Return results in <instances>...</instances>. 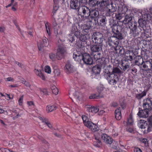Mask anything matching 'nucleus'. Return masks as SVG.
Returning <instances> with one entry per match:
<instances>
[{"label":"nucleus","mask_w":152,"mask_h":152,"mask_svg":"<svg viewBox=\"0 0 152 152\" xmlns=\"http://www.w3.org/2000/svg\"><path fill=\"white\" fill-rule=\"evenodd\" d=\"M152 15H148L147 17L142 16V14L139 13L140 19L138 20L139 26L137 27L131 29L129 34L132 37L135 38L139 36L140 33H143L146 30V21H149L151 18Z\"/></svg>","instance_id":"obj_1"},{"label":"nucleus","mask_w":152,"mask_h":152,"mask_svg":"<svg viewBox=\"0 0 152 152\" xmlns=\"http://www.w3.org/2000/svg\"><path fill=\"white\" fill-rule=\"evenodd\" d=\"M124 10L126 11L125 14L126 15L125 16L124 20L123 21L126 23H128L129 22L132 21L134 14L136 15L138 17V20L140 19V17L138 16L139 13L142 14V16H144L145 17L148 16V15H150L149 12L148 11L147 9H144L143 10H137L135 9H133L132 10H128L127 8H124Z\"/></svg>","instance_id":"obj_2"},{"label":"nucleus","mask_w":152,"mask_h":152,"mask_svg":"<svg viewBox=\"0 0 152 152\" xmlns=\"http://www.w3.org/2000/svg\"><path fill=\"white\" fill-rule=\"evenodd\" d=\"M99 3L100 4V8L107 9V12H106V15H107L110 16L112 13L116 11V5L112 1L102 0L101 2H100Z\"/></svg>","instance_id":"obj_3"},{"label":"nucleus","mask_w":152,"mask_h":152,"mask_svg":"<svg viewBox=\"0 0 152 152\" xmlns=\"http://www.w3.org/2000/svg\"><path fill=\"white\" fill-rule=\"evenodd\" d=\"M98 10H91L89 16H86L87 19L86 22H90L91 26H95L97 24V18L99 16Z\"/></svg>","instance_id":"obj_4"},{"label":"nucleus","mask_w":152,"mask_h":152,"mask_svg":"<svg viewBox=\"0 0 152 152\" xmlns=\"http://www.w3.org/2000/svg\"><path fill=\"white\" fill-rule=\"evenodd\" d=\"M65 52V48L63 45L59 46L56 55L54 53H51L49 55L50 58L53 61H55L56 58L58 60H61L63 57Z\"/></svg>","instance_id":"obj_5"},{"label":"nucleus","mask_w":152,"mask_h":152,"mask_svg":"<svg viewBox=\"0 0 152 152\" xmlns=\"http://www.w3.org/2000/svg\"><path fill=\"white\" fill-rule=\"evenodd\" d=\"M102 46L100 45H93L91 46L90 49L92 53L94 54V57L97 61L101 58V52H102Z\"/></svg>","instance_id":"obj_6"},{"label":"nucleus","mask_w":152,"mask_h":152,"mask_svg":"<svg viewBox=\"0 0 152 152\" xmlns=\"http://www.w3.org/2000/svg\"><path fill=\"white\" fill-rule=\"evenodd\" d=\"M105 72L104 75L108 83L112 85H114L116 84L119 80L118 77L117 75L111 74L110 72L108 71L105 69L104 71Z\"/></svg>","instance_id":"obj_7"},{"label":"nucleus","mask_w":152,"mask_h":152,"mask_svg":"<svg viewBox=\"0 0 152 152\" xmlns=\"http://www.w3.org/2000/svg\"><path fill=\"white\" fill-rule=\"evenodd\" d=\"M91 10L89 8L86 6H81L78 10L79 15L81 16L82 20L86 22L87 19H85V17L89 16Z\"/></svg>","instance_id":"obj_8"},{"label":"nucleus","mask_w":152,"mask_h":152,"mask_svg":"<svg viewBox=\"0 0 152 152\" xmlns=\"http://www.w3.org/2000/svg\"><path fill=\"white\" fill-rule=\"evenodd\" d=\"M138 125L140 128L144 129L143 130L144 133H146L151 131V126L148 122V118L147 121L142 120H140L138 124Z\"/></svg>","instance_id":"obj_9"},{"label":"nucleus","mask_w":152,"mask_h":152,"mask_svg":"<svg viewBox=\"0 0 152 152\" xmlns=\"http://www.w3.org/2000/svg\"><path fill=\"white\" fill-rule=\"evenodd\" d=\"M107 42L109 46L112 50H114L116 48H118L120 45L119 41L112 36L108 37Z\"/></svg>","instance_id":"obj_10"},{"label":"nucleus","mask_w":152,"mask_h":152,"mask_svg":"<svg viewBox=\"0 0 152 152\" xmlns=\"http://www.w3.org/2000/svg\"><path fill=\"white\" fill-rule=\"evenodd\" d=\"M110 16L106 15V13L105 15H100L97 18V23H98L102 26L105 25L107 23L108 17H110Z\"/></svg>","instance_id":"obj_11"},{"label":"nucleus","mask_w":152,"mask_h":152,"mask_svg":"<svg viewBox=\"0 0 152 152\" xmlns=\"http://www.w3.org/2000/svg\"><path fill=\"white\" fill-rule=\"evenodd\" d=\"M142 107L144 109L150 111L152 110V101L150 99L146 98L143 101Z\"/></svg>","instance_id":"obj_12"},{"label":"nucleus","mask_w":152,"mask_h":152,"mask_svg":"<svg viewBox=\"0 0 152 152\" xmlns=\"http://www.w3.org/2000/svg\"><path fill=\"white\" fill-rule=\"evenodd\" d=\"M101 139L102 141L107 144L111 145L113 142V138L105 133L102 134Z\"/></svg>","instance_id":"obj_13"},{"label":"nucleus","mask_w":152,"mask_h":152,"mask_svg":"<svg viewBox=\"0 0 152 152\" xmlns=\"http://www.w3.org/2000/svg\"><path fill=\"white\" fill-rule=\"evenodd\" d=\"M81 3L79 0H70V6L71 8L78 10L80 7Z\"/></svg>","instance_id":"obj_14"},{"label":"nucleus","mask_w":152,"mask_h":152,"mask_svg":"<svg viewBox=\"0 0 152 152\" xmlns=\"http://www.w3.org/2000/svg\"><path fill=\"white\" fill-rule=\"evenodd\" d=\"M83 61L84 63L87 65H90L92 64L93 63L92 57L88 53L84 54Z\"/></svg>","instance_id":"obj_15"},{"label":"nucleus","mask_w":152,"mask_h":152,"mask_svg":"<svg viewBox=\"0 0 152 152\" xmlns=\"http://www.w3.org/2000/svg\"><path fill=\"white\" fill-rule=\"evenodd\" d=\"M139 111L137 114V115L140 117L146 118L149 116V113L150 111L149 110L144 109L143 110H140V108H139Z\"/></svg>","instance_id":"obj_16"},{"label":"nucleus","mask_w":152,"mask_h":152,"mask_svg":"<svg viewBox=\"0 0 152 152\" xmlns=\"http://www.w3.org/2000/svg\"><path fill=\"white\" fill-rule=\"evenodd\" d=\"M43 43H38V47L39 50H40L41 48L44 46H48L49 45V42L48 39L45 37H43L42 38Z\"/></svg>","instance_id":"obj_17"},{"label":"nucleus","mask_w":152,"mask_h":152,"mask_svg":"<svg viewBox=\"0 0 152 152\" xmlns=\"http://www.w3.org/2000/svg\"><path fill=\"white\" fill-rule=\"evenodd\" d=\"M101 69V67L99 65H97L93 67L92 71L93 75H97L99 77V74Z\"/></svg>","instance_id":"obj_18"},{"label":"nucleus","mask_w":152,"mask_h":152,"mask_svg":"<svg viewBox=\"0 0 152 152\" xmlns=\"http://www.w3.org/2000/svg\"><path fill=\"white\" fill-rule=\"evenodd\" d=\"M65 71L67 74H69L72 73L74 71V66L70 62H67L65 66Z\"/></svg>","instance_id":"obj_19"},{"label":"nucleus","mask_w":152,"mask_h":152,"mask_svg":"<svg viewBox=\"0 0 152 152\" xmlns=\"http://www.w3.org/2000/svg\"><path fill=\"white\" fill-rule=\"evenodd\" d=\"M38 118L42 123H44L45 124H46L49 128L51 129L52 128V126L50 124L48 118L44 117L41 116L39 117Z\"/></svg>","instance_id":"obj_20"},{"label":"nucleus","mask_w":152,"mask_h":152,"mask_svg":"<svg viewBox=\"0 0 152 152\" xmlns=\"http://www.w3.org/2000/svg\"><path fill=\"white\" fill-rule=\"evenodd\" d=\"M124 72L122 71L119 68L117 67H113L112 69V71L110 72L111 74H113L119 76L120 75L123 73Z\"/></svg>","instance_id":"obj_21"},{"label":"nucleus","mask_w":152,"mask_h":152,"mask_svg":"<svg viewBox=\"0 0 152 152\" xmlns=\"http://www.w3.org/2000/svg\"><path fill=\"white\" fill-rule=\"evenodd\" d=\"M103 37V34L99 32H94L92 36V39L93 42Z\"/></svg>","instance_id":"obj_22"},{"label":"nucleus","mask_w":152,"mask_h":152,"mask_svg":"<svg viewBox=\"0 0 152 152\" xmlns=\"http://www.w3.org/2000/svg\"><path fill=\"white\" fill-rule=\"evenodd\" d=\"M144 63L143 58L140 56H136V60L135 61V64L141 67L142 64Z\"/></svg>","instance_id":"obj_23"},{"label":"nucleus","mask_w":152,"mask_h":152,"mask_svg":"<svg viewBox=\"0 0 152 152\" xmlns=\"http://www.w3.org/2000/svg\"><path fill=\"white\" fill-rule=\"evenodd\" d=\"M84 54H79L77 53H74L73 54V58L77 61H80L81 60H83Z\"/></svg>","instance_id":"obj_24"},{"label":"nucleus","mask_w":152,"mask_h":152,"mask_svg":"<svg viewBox=\"0 0 152 152\" xmlns=\"http://www.w3.org/2000/svg\"><path fill=\"white\" fill-rule=\"evenodd\" d=\"M115 113L116 119L118 120H120L122 117L121 107L118 108L115 111Z\"/></svg>","instance_id":"obj_25"},{"label":"nucleus","mask_w":152,"mask_h":152,"mask_svg":"<svg viewBox=\"0 0 152 152\" xmlns=\"http://www.w3.org/2000/svg\"><path fill=\"white\" fill-rule=\"evenodd\" d=\"M86 22L88 24H89V25L85 24L83 26L82 28V29H83V33H84V32L86 33V34L88 33L90 30V28L91 27H93L94 26H91V25L90 24V22Z\"/></svg>","instance_id":"obj_26"},{"label":"nucleus","mask_w":152,"mask_h":152,"mask_svg":"<svg viewBox=\"0 0 152 152\" xmlns=\"http://www.w3.org/2000/svg\"><path fill=\"white\" fill-rule=\"evenodd\" d=\"M102 0H99L97 1L96 0H89V4L90 6L91 7H95L96 4L100 7V4L99 3L101 2Z\"/></svg>","instance_id":"obj_27"},{"label":"nucleus","mask_w":152,"mask_h":152,"mask_svg":"<svg viewBox=\"0 0 152 152\" xmlns=\"http://www.w3.org/2000/svg\"><path fill=\"white\" fill-rule=\"evenodd\" d=\"M87 110L89 112H91L94 113H96L99 111V109L98 107L91 106L87 107Z\"/></svg>","instance_id":"obj_28"},{"label":"nucleus","mask_w":152,"mask_h":152,"mask_svg":"<svg viewBox=\"0 0 152 152\" xmlns=\"http://www.w3.org/2000/svg\"><path fill=\"white\" fill-rule=\"evenodd\" d=\"M90 38L89 34L86 33L84 34H81L79 37V39L80 41L82 42H86V41Z\"/></svg>","instance_id":"obj_29"},{"label":"nucleus","mask_w":152,"mask_h":152,"mask_svg":"<svg viewBox=\"0 0 152 152\" xmlns=\"http://www.w3.org/2000/svg\"><path fill=\"white\" fill-rule=\"evenodd\" d=\"M102 143L100 139L95 135V141H94L93 144L94 146L97 147H100Z\"/></svg>","instance_id":"obj_30"},{"label":"nucleus","mask_w":152,"mask_h":152,"mask_svg":"<svg viewBox=\"0 0 152 152\" xmlns=\"http://www.w3.org/2000/svg\"><path fill=\"white\" fill-rule=\"evenodd\" d=\"M112 37H114L115 39H118L119 41L120 40L124 38V36L119 31L114 34L113 36Z\"/></svg>","instance_id":"obj_31"},{"label":"nucleus","mask_w":152,"mask_h":152,"mask_svg":"<svg viewBox=\"0 0 152 152\" xmlns=\"http://www.w3.org/2000/svg\"><path fill=\"white\" fill-rule=\"evenodd\" d=\"M121 65V69L124 71L129 68V64L126 61L124 62L122 61Z\"/></svg>","instance_id":"obj_32"},{"label":"nucleus","mask_w":152,"mask_h":152,"mask_svg":"<svg viewBox=\"0 0 152 152\" xmlns=\"http://www.w3.org/2000/svg\"><path fill=\"white\" fill-rule=\"evenodd\" d=\"M99 93H96L95 94H93L91 95L89 98L90 99H98L102 98L103 97V96L101 94V92H99L98 90V91Z\"/></svg>","instance_id":"obj_33"},{"label":"nucleus","mask_w":152,"mask_h":152,"mask_svg":"<svg viewBox=\"0 0 152 152\" xmlns=\"http://www.w3.org/2000/svg\"><path fill=\"white\" fill-rule=\"evenodd\" d=\"M128 26L130 30L131 29H132L137 27V23L135 21H132L128 23Z\"/></svg>","instance_id":"obj_34"},{"label":"nucleus","mask_w":152,"mask_h":152,"mask_svg":"<svg viewBox=\"0 0 152 152\" xmlns=\"http://www.w3.org/2000/svg\"><path fill=\"white\" fill-rule=\"evenodd\" d=\"M114 50H115L117 53L121 54H123L124 52V49L123 47L121 46L120 44L118 46V48H116Z\"/></svg>","instance_id":"obj_35"},{"label":"nucleus","mask_w":152,"mask_h":152,"mask_svg":"<svg viewBox=\"0 0 152 152\" xmlns=\"http://www.w3.org/2000/svg\"><path fill=\"white\" fill-rule=\"evenodd\" d=\"M34 72L40 78H41L43 80H45V76L43 74H42V71L38 69H35Z\"/></svg>","instance_id":"obj_36"},{"label":"nucleus","mask_w":152,"mask_h":152,"mask_svg":"<svg viewBox=\"0 0 152 152\" xmlns=\"http://www.w3.org/2000/svg\"><path fill=\"white\" fill-rule=\"evenodd\" d=\"M111 27L112 28V31L114 34L119 32V29H120L121 28L120 26H118L116 24L113 26H111Z\"/></svg>","instance_id":"obj_37"},{"label":"nucleus","mask_w":152,"mask_h":152,"mask_svg":"<svg viewBox=\"0 0 152 152\" xmlns=\"http://www.w3.org/2000/svg\"><path fill=\"white\" fill-rule=\"evenodd\" d=\"M147 93L145 91H143L141 93L137 94H135V97L138 99H140L144 96L146 95Z\"/></svg>","instance_id":"obj_38"},{"label":"nucleus","mask_w":152,"mask_h":152,"mask_svg":"<svg viewBox=\"0 0 152 152\" xmlns=\"http://www.w3.org/2000/svg\"><path fill=\"white\" fill-rule=\"evenodd\" d=\"M123 13H120L118 12L115 13L113 14V15L114 16V15H115L114 17L116 19L120 20H121L122 18H123L124 15Z\"/></svg>","instance_id":"obj_39"},{"label":"nucleus","mask_w":152,"mask_h":152,"mask_svg":"<svg viewBox=\"0 0 152 152\" xmlns=\"http://www.w3.org/2000/svg\"><path fill=\"white\" fill-rule=\"evenodd\" d=\"M93 132H95L98 131L99 129L96 124L92 123L91 126L89 128Z\"/></svg>","instance_id":"obj_40"},{"label":"nucleus","mask_w":152,"mask_h":152,"mask_svg":"<svg viewBox=\"0 0 152 152\" xmlns=\"http://www.w3.org/2000/svg\"><path fill=\"white\" fill-rule=\"evenodd\" d=\"M111 16H110V17H108V20L109 25L110 26V27H111V26H113L116 24L115 21L113 20V18Z\"/></svg>","instance_id":"obj_41"},{"label":"nucleus","mask_w":152,"mask_h":152,"mask_svg":"<svg viewBox=\"0 0 152 152\" xmlns=\"http://www.w3.org/2000/svg\"><path fill=\"white\" fill-rule=\"evenodd\" d=\"M110 145L111 148L114 149H117V146L118 145V142L113 140V142Z\"/></svg>","instance_id":"obj_42"},{"label":"nucleus","mask_w":152,"mask_h":152,"mask_svg":"<svg viewBox=\"0 0 152 152\" xmlns=\"http://www.w3.org/2000/svg\"><path fill=\"white\" fill-rule=\"evenodd\" d=\"M56 107L55 105H48L47 107L46 110L48 112H50L56 109Z\"/></svg>","instance_id":"obj_43"},{"label":"nucleus","mask_w":152,"mask_h":152,"mask_svg":"<svg viewBox=\"0 0 152 152\" xmlns=\"http://www.w3.org/2000/svg\"><path fill=\"white\" fill-rule=\"evenodd\" d=\"M134 121L133 117L131 115H130L128 119L127 122H126L127 125H132L133 124Z\"/></svg>","instance_id":"obj_44"},{"label":"nucleus","mask_w":152,"mask_h":152,"mask_svg":"<svg viewBox=\"0 0 152 152\" xmlns=\"http://www.w3.org/2000/svg\"><path fill=\"white\" fill-rule=\"evenodd\" d=\"M51 88L52 90L53 94H55L56 95L58 94V89L55 86H51Z\"/></svg>","instance_id":"obj_45"},{"label":"nucleus","mask_w":152,"mask_h":152,"mask_svg":"<svg viewBox=\"0 0 152 152\" xmlns=\"http://www.w3.org/2000/svg\"><path fill=\"white\" fill-rule=\"evenodd\" d=\"M104 40L103 37L98 39L96 40L93 42L96 44L100 45H101L102 46V42Z\"/></svg>","instance_id":"obj_46"},{"label":"nucleus","mask_w":152,"mask_h":152,"mask_svg":"<svg viewBox=\"0 0 152 152\" xmlns=\"http://www.w3.org/2000/svg\"><path fill=\"white\" fill-rule=\"evenodd\" d=\"M67 38L69 41L71 42H72L75 40V37L72 34H69Z\"/></svg>","instance_id":"obj_47"},{"label":"nucleus","mask_w":152,"mask_h":152,"mask_svg":"<svg viewBox=\"0 0 152 152\" xmlns=\"http://www.w3.org/2000/svg\"><path fill=\"white\" fill-rule=\"evenodd\" d=\"M147 70H150L152 69V64L151 63L150 61H146Z\"/></svg>","instance_id":"obj_48"},{"label":"nucleus","mask_w":152,"mask_h":152,"mask_svg":"<svg viewBox=\"0 0 152 152\" xmlns=\"http://www.w3.org/2000/svg\"><path fill=\"white\" fill-rule=\"evenodd\" d=\"M59 8V6L58 4H54L53 6V13L54 15L56 12L58 10Z\"/></svg>","instance_id":"obj_49"},{"label":"nucleus","mask_w":152,"mask_h":152,"mask_svg":"<svg viewBox=\"0 0 152 152\" xmlns=\"http://www.w3.org/2000/svg\"><path fill=\"white\" fill-rule=\"evenodd\" d=\"M77 30H78V29L77 26L75 25H73L71 29V31L72 33V34H74V33Z\"/></svg>","instance_id":"obj_50"},{"label":"nucleus","mask_w":152,"mask_h":152,"mask_svg":"<svg viewBox=\"0 0 152 152\" xmlns=\"http://www.w3.org/2000/svg\"><path fill=\"white\" fill-rule=\"evenodd\" d=\"M92 122L89 120L85 122L84 124L85 126L89 129L91 126V124H92Z\"/></svg>","instance_id":"obj_51"},{"label":"nucleus","mask_w":152,"mask_h":152,"mask_svg":"<svg viewBox=\"0 0 152 152\" xmlns=\"http://www.w3.org/2000/svg\"><path fill=\"white\" fill-rule=\"evenodd\" d=\"M82 118L83 120V123L86 122L87 121H89L88 118L86 115H82Z\"/></svg>","instance_id":"obj_52"},{"label":"nucleus","mask_w":152,"mask_h":152,"mask_svg":"<svg viewBox=\"0 0 152 152\" xmlns=\"http://www.w3.org/2000/svg\"><path fill=\"white\" fill-rule=\"evenodd\" d=\"M45 72L48 73H50L51 72L50 68L48 66H46L45 68Z\"/></svg>","instance_id":"obj_53"},{"label":"nucleus","mask_w":152,"mask_h":152,"mask_svg":"<svg viewBox=\"0 0 152 152\" xmlns=\"http://www.w3.org/2000/svg\"><path fill=\"white\" fill-rule=\"evenodd\" d=\"M45 26L47 33L48 35H50V28L49 26L48 25V24L47 23L45 24Z\"/></svg>","instance_id":"obj_54"},{"label":"nucleus","mask_w":152,"mask_h":152,"mask_svg":"<svg viewBox=\"0 0 152 152\" xmlns=\"http://www.w3.org/2000/svg\"><path fill=\"white\" fill-rule=\"evenodd\" d=\"M77 45L79 48H82L84 47V44L81 41L79 42L78 43H77Z\"/></svg>","instance_id":"obj_55"},{"label":"nucleus","mask_w":152,"mask_h":152,"mask_svg":"<svg viewBox=\"0 0 152 152\" xmlns=\"http://www.w3.org/2000/svg\"><path fill=\"white\" fill-rule=\"evenodd\" d=\"M23 96L22 95V96H21L20 97V98L18 99V102L19 105H22L23 102Z\"/></svg>","instance_id":"obj_56"},{"label":"nucleus","mask_w":152,"mask_h":152,"mask_svg":"<svg viewBox=\"0 0 152 152\" xmlns=\"http://www.w3.org/2000/svg\"><path fill=\"white\" fill-rule=\"evenodd\" d=\"M1 150L2 152H12V151L4 148H1Z\"/></svg>","instance_id":"obj_57"},{"label":"nucleus","mask_w":152,"mask_h":152,"mask_svg":"<svg viewBox=\"0 0 152 152\" xmlns=\"http://www.w3.org/2000/svg\"><path fill=\"white\" fill-rule=\"evenodd\" d=\"M41 93L42 94H43L44 95H47L48 94L47 90L45 89L41 90Z\"/></svg>","instance_id":"obj_58"},{"label":"nucleus","mask_w":152,"mask_h":152,"mask_svg":"<svg viewBox=\"0 0 152 152\" xmlns=\"http://www.w3.org/2000/svg\"><path fill=\"white\" fill-rule=\"evenodd\" d=\"M148 122H149V124L151 126V128H152V116H151L149 117Z\"/></svg>","instance_id":"obj_59"},{"label":"nucleus","mask_w":152,"mask_h":152,"mask_svg":"<svg viewBox=\"0 0 152 152\" xmlns=\"http://www.w3.org/2000/svg\"><path fill=\"white\" fill-rule=\"evenodd\" d=\"M142 67L144 68L143 70L145 71H147V64H146V61H144V63L142 64Z\"/></svg>","instance_id":"obj_60"},{"label":"nucleus","mask_w":152,"mask_h":152,"mask_svg":"<svg viewBox=\"0 0 152 152\" xmlns=\"http://www.w3.org/2000/svg\"><path fill=\"white\" fill-rule=\"evenodd\" d=\"M23 83L27 87H29V88L31 86V85L30 84V83L26 81H23Z\"/></svg>","instance_id":"obj_61"},{"label":"nucleus","mask_w":152,"mask_h":152,"mask_svg":"<svg viewBox=\"0 0 152 152\" xmlns=\"http://www.w3.org/2000/svg\"><path fill=\"white\" fill-rule=\"evenodd\" d=\"M134 152H142L141 150L138 148H135L134 149Z\"/></svg>","instance_id":"obj_62"},{"label":"nucleus","mask_w":152,"mask_h":152,"mask_svg":"<svg viewBox=\"0 0 152 152\" xmlns=\"http://www.w3.org/2000/svg\"><path fill=\"white\" fill-rule=\"evenodd\" d=\"M74 35L77 38L79 37L80 35V32L78 31V30L74 32Z\"/></svg>","instance_id":"obj_63"},{"label":"nucleus","mask_w":152,"mask_h":152,"mask_svg":"<svg viewBox=\"0 0 152 152\" xmlns=\"http://www.w3.org/2000/svg\"><path fill=\"white\" fill-rule=\"evenodd\" d=\"M54 73L55 74V75L58 76L60 75V72L59 70H54Z\"/></svg>","instance_id":"obj_64"}]
</instances>
